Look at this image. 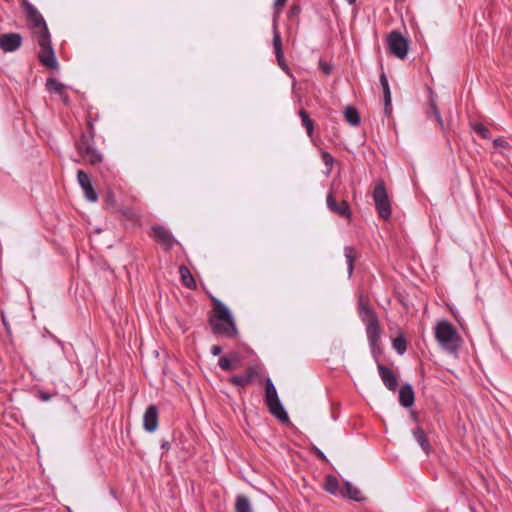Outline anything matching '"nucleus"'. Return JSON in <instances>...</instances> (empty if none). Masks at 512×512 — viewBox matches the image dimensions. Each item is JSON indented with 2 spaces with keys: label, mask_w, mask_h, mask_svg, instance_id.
I'll return each mask as SVG.
<instances>
[{
  "label": "nucleus",
  "mask_w": 512,
  "mask_h": 512,
  "mask_svg": "<svg viewBox=\"0 0 512 512\" xmlns=\"http://www.w3.org/2000/svg\"><path fill=\"white\" fill-rule=\"evenodd\" d=\"M392 347L399 355H403L406 352L407 341L403 334H399L392 340Z\"/></svg>",
  "instance_id": "nucleus-26"
},
{
  "label": "nucleus",
  "mask_w": 512,
  "mask_h": 512,
  "mask_svg": "<svg viewBox=\"0 0 512 512\" xmlns=\"http://www.w3.org/2000/svg\"><path fill=\"white\" fill-rule=\"evenodd\" d=\"M412 434L421 449L428 455L431 451V445L423 428L417 426L412 430Z\"/></svg>",
  "instance_id": "nucleus-16"
},
{
  "label": "nucleus",
  "mask_w": 512,
  "mask_h": 512,
  "mask_svg": "<svg viewBox=\"0 0 512 512\" xmlns=\"http://www.w3.org/2000/svg\"><path fill=\"white\" fill-rule=\"evenodd\" d=\"M346 1H347L350 5H353V4L356 2V0H346Z\"/></svg>",
  "instance_id": "nucleus-45"
},
{
  "label": "nucleus",
  "mask_w": 512,
  "mask_h": 512,
  "mask_svg": "<svg viewBox=\"0 0 512 512\" xmlns=\"http://www.w3.org/2000/svg\"><path fill=\"white\" fill-rule=\"evenodd\" d=\"M2 321H3V324H4L5 326H7V322H6V320H5L4 315H2Z\"/></svg>",
  "instance_id": "nucleus-46"
},
{
  "label": "nucleus",
  "mask_w": 512,
  "mask_h": 512,
  "mask_svg": "<svg viewBox=\"0 0 512 512\" xmlns=\"http://www.w3.org/2000/svg\"><path fill=\"white\" fill-rule=\"evenodd\" d=\"M232 357H230V354L228 353L227 355L221 357L218 361V366L223 370V371H233L232 370Z\"/></svg>",
  "instance_id": "nucleus-33"
},
{
  "label": "nucleus",
  "mask_w": 512,
  "mask_h": 512,
  "mask_svg": "<svg viewBox=\"0 0 512 512\" xmlns=\"http://www.w3.org/2000/svg\"><path fill=\"white\" fill-rule=\"evenodd\" d=\"M286 2H287V0H275L274 7L276 9L282 8L285 5Z\"/></svg>",
  "instance_id": "nucleus-41"
},
{
  "label": "nucleus",
  "mask_w": 512,
  "mask_h": 512,
  "mask_svg": "<svg viewBox=\"0 0 512 512\" xmlns=\"http://www.w3.org/2000/svg\"><path fill=\"white\" fill-rule=\"evenodd\" d=\"M321 70L324 72V74L329 75L331 73V66L327 63H323L320 65Z\"/></svg>",
  "instance_id": "nucleus-40"
},
{
  "label": "nucleus",
  "mask_w": 512,
  "mask_h": 512,
  "mask_svg": "<svg viewBox=\"0 0 512 512\" xmlns=\"http://www.w3.org/2000/svg\"><path fill=\"white\" fill-rule=\"evenodd\" d=\"M101 174L103 177L108 178L110 174V169L108 167H105V170H101Z\"/></svg>",
  "instance_id": "nucleus-42"
},
{
  "label": "nucleus",
  "mask_w": 512,
  "mask_h": 512,
  "mask_svg": "<svg viewBox=\"0 0 512 512\" xmlns=\"http://www.w3.org/2000/svg\"><path fill=\"white\" fill-rule=\"evenodd\" d=\"M473 130L475 133L480 135L484 139L490 138V131L489 129L482 123H476L473 125Z\"/></svg>",
  "instance_id": "nucleus-34"
},
{
  "label": "nucleus",
  "mask_w": 512,
  "mask_h": 512,
  "mask_svg": "<svg viewBox=\"0 0 512 512\" xmlns=\"http://www.w3.org/2000/svg\"><path fill=\"white\" fill-rule=\"evenodd\" d=\"M119 212L126 221L135 222L138 219L136 212L131 208H121Z\"/></svg>",
  "instance_id": "nucleus-32"
},
{
  "label": "nucleus",
  "mask_w": 512,
  "mask_h": 512,
  "mask_svg": "<svg viewBox=\"0 0 512 512\" xmlns=\"http://www.w3.org/2000/svg\"><path fill=\"white\" fill-rule=\"evenodd\" d=\"M150 236L155 239L165 251H170L175 245L179 244L172 233L163 225H154L151 228Z\"/></svg>",
  "instance_id": "nucleus-9"
},
{
  "label": "nucleus",
  "mask_w": 512,
  "mask_h": 512,
  "mask_svg": "<svg viewBox=\"0 0 512 512\" xmlns=\"http://www.w3.org/2000/svg\"><path fill=\"white\" fill-rule=\"evenodd\" d=\"M435 339L447 354L457 357L462 345V338L456 328L447 320H440L434 328Z\"/></svg>",
  "instance_id": "nucleus-4"
},
{
  "label": "nucleus",
  "mask_w": 512,
  "mask_h": 512,
  "mask_svg": "<svg viewBox=\"0 0 512 512\" xmlns=\"http://www.w3.org/2000/svg\"><path fill=\"white\" fill-rule=\"evenodd\" d=\"M380 84L382 86L383 94H384L385 112L390 113L391 112V101H392L391 91H390L388 79L384 72H382L380 75Z\"/></svg>",
  "instance_id": "nucleus-19"
},
{
  "label": "nucleus",
  "mask_w": 512,
  "mask_h": 512,
  "mask_svg": "<svg viewBox=\"0 0 512 512\" xmlns=\"http://www.w3.org/2000/svg\"><path fill=\"white\" fill-rule=\"evenodd\" d=\"M375 208L380 218L388 220L392 215L391 201L383 181L375 184L373 191Z\"/></svg>",
  "instance_id": "nucleus-7"
},
{
  "label": "nucleus",
  "mask_w": 512,
  "mask_h": 512,
  "mask_svg": "<svg viewBox=\"0 0 512 512\" xmlns=\"http://www.w3.org/2000/svg\"><path fill=\"white\" fill-rule=\"evenodd\" d=\"M301 7L299 5V3L297 2H293L292 5L290 6L289 8V11H288V20L292 23V24H295V25H299V22H300V14H301Z\"/></svg>",
  "instance_id": "nucleus-25"
},
{
  "label": "nucleus",
  "mask_w": 512,
  "mask_h": 512,
  "mask_svg": "<svg viewBox=\"0 0 512 512\" xmlns=\"http://www.w3.org/2000/svg\"><path fill=\"white\" fill-rule=\"evenodd\" d=\"M179 274L181 282L185 287L191 290H195L197 288V283L187 266L181 265L179 267Z\"/></svg>",
  "instance_id": "nucleus-18"
},
{
  "label": "nucleus",
  "mask_w": 512,
  "mask_h": 512,
  "mask_svg": "<svg viewBox=\"0 0 512 512\" xmlns=\"http://www.w3.org/2000/svg\"><path fill=\"white\" fill-rule=\"evenodd\" d=\"M256 366H249L243 374H235L229 378V382L237 388H245L254 382Z\"/></svg>",
  "instance_id": "nucleus-11"
},
{
  "label": "nucleus",
  "mask_w": 512,
  "mask_h": 512,
  "mask_svg": "<svg viewBox=\"0 0 512 512\" xmlns=\"http://www.w3.org/2000/svg\"><path fill=\"white\" fill-rule=\"evenodd\" d=\"M58 95L60 96V98L64 104H66V105L69 104V101H70L69 96L64 90H62V93H59Z\"/></svg>",
  "instance_id": "nucleus-39"
},
{
  "label": "nucleus",
  "mask_w": 512,
  "mask_h": 512,
  "mask_svg": "<svg viewBox=\"0 0 512 512\" xmlns=\"http://www.w3.org/2000/svg\"><path fill=\"white\" fill-rule=\"evenodd\" d=\"M325 490L331 495L340 494L338 479L333 475H328L325 481Z\"/></svg>",
  "instance_id": "nucleus-24"
},
{
  "label": "nucleus",
  "mask_w": 512,
  "mask_h": 512,
  "mask_svg": "<svg viewBox=\"0 0 512 512\" xmlns=\"http://www.w3.org/2000/svg\"><path fill=\"white\" fill-rule=\"evenodd\" d=\"M161 448H162L163 450H166V451H167V450H169V448H170V443H169L168 441H163V442H162V444H161Z\"/></svg>",
  "instance_id": "nucleus-43"
},
{
  "label": "nucleus",
  "mask_w": 512,
  "mask_h": 512,
  "mask_svg": "<svg viewBox=\"0 0 512 512\" xmlns=\"http://www.w3.org/2000/svg\"><path fill=\"white\" fill-rule=\"evenodd\" d=\"M222 353V347L219 345H214L211 347V354L213 356H219Z\"/></svg>",
  "instance_id": "nucleus-37"
},
{
  "label": "nucleus",
  "mask_w": 512,
  "mask_h": 512,
  "mask_svg": "<svg viewBox=\"0 0 512 512\" xmlns=\"http://www.w3.org/2000/svg\"><path fill=\"white\" fill-rule=\"evenodd\" d=\"M230 357H232V370H237L241 367V358L240 355L236 352L229 353Z\"/></svg>",
  "instance_id": "nucleus-35"
},
{
  "label": "nucleus",
  "mask_w": 512,
  "mask_h": 512,
  "mask_svg": "<svg viewBox=\"0 0 512 512\" xmlns=\"http://www.w3.org/2000/svg\"><path fill=\"white\" fill-rule=\"evenodd\" d=\"M340 495L356 502H362L364 500V497L361 495L360 490L357 487L353 486L352 483L348 481L344 482V487L340 491Z\"/></svg>",
  "instance_id": "nucleus-17"
},
{
  "label": "nucleus",
  "mask_w": 512,
  "mask_h": 512,
  "mask_svg": "<svg viewBox=\"0 0 512 512\" xmlns=\"http://www.w3.org/2000/svg\"><path fill=\"white\" fill-rule=\"evenodd\" d=\"M213 314L209 317V325L214 335L229 339L235 338L238 330L228 307L219 299L212 297Z\"/></svg>",
  "instance_id": "nucleus-3"
},
{
  "label": "nucleus",
  "mask_w": 512,
  "mask_h": 512,
  "mask_svg": "<svg viewBox=\"0 0 512 512\" xmlns=\"http://www.w3.org/2000/svg\"><path fill=\"white\" fill-rule=\"evenodd\" d=\"M345 120L352 126H358L361 122L359 112L356 108L348 106L344 111Z\"/></svg>",
  "instance_id": "nucleus-21"
},
{
  "label": "nucleus",
  "mask_w": 512,
  "mask_h": 512,
  "mask_svg": "<svg viewBox=\"0 0 512 512\" xmlns=\"http://www.w3.org/2000/svg\"><path fill=\"white\" fill-rule=\"evenodd\" d=\"M273 45H274V50H275V55H276L277 61L281 65V59L283 57L282 43H281V36L277 32L274 33Z\"/></svg>",
  "instance_id": "nucleus-29"
},
{
  "label": "nucleus",
  "mask_w": 512,
  "mask_h": 512,
  "mask_svg": "<svg viewBox=\"0 0 512 512\" xmlns=\"http://www.w3.org/2000/svg\"><path fill=\"white\" fill-rule=\"evenodd\" d=\"M22 6L26 13L33 38L40 47V51L38 52L39 62L49 69L58 70L59 63L55 55L51 34L45 19L42 14L27 0H23Z\"/></svg>",
  "instance_id": "nucleus-2"
},
{
  "label": "nucleus",
  "mask_w": 512,
  "mask_h": 512,
  "mask_svg": "<svg viewBox=\"0 0 512 512\" xmlns=\"http://www.w3.org/2000/svg\"><path fill=\"white\" fill-rule=\"evenodd\" d=\"M357 310L361 321L365 325L369 348L374 360L377 362L379 376L388 390L395 391L398 386L396 374L389 367L379 363L383 350L381 347V327L377 313L369 302L364 299L362 294L358 297Z\"/></svg>",
  "instance_id": "nucleus-1"
},
{
  "label": "nucleus",
  "mask_w": 512,
  "mask_h": 512,
  "mask_svg": "<svg viewBox=\"0 0 512 512\" xmlns=\"http://www.w3.org/2000/svg\"><path fill=\"white\" fill-rule=\"evenodd\" d=\"M493 145L494 147L498 148V147H501V148H508L509 147V143L507 141H505L504 139L502 138H496L494 139L493 141Z\"/></svg>",
  "instance_id": "nucleus-36"
},
{
  "label": "nucleus",
  "mask_w": 512,
  "mask_h": 512,
  "mask_svg": "<svg viewBox=\"0 0 512 512\" xmlns=\"http://www.w3.org/2000/svg\"><path fill=\"white\" fill-rule=\"evenodd\" d=\"M158 417L157 406L154 404L149 405L143 416V427L147 432L152 433L157 429Z\"/></svg>",
  "instance_id": "nucleus-14"
},
{
  "label": "nucleus",
  "mask_w": 512,
  "mask_h": 512,
  "mask_svg": "<svg viewBox=\"0 0 512 512\" xmlns=\"http://www.w3.org/2000/svg\"><path fill=\"white\" fill-rule=\"evenodd\" d=\"M298 114L301 118L302 126L306 129L307 135L312 137L314 131V121L310 118L309 114L304 109L299 110Z\"/></svg>",
  "instance_id": "nucleus-22"
},
{
  "label": "nucleus",
  "mask_w": 512,
  "mask_h": 512,
  "mask_svg": "<svg viewBox=\"0 0 512 512\" xmlns=\"http://www.w3.org/2000/svg\"><path fill=\"white\" fill-rule=\"evenodd\" d=\"M326 204L328 209L333 213L347 219L352 217V212L348 202L343 200L341 203H337L332 192L327 195Z\"/></svg>",
  "instance_id": "nucleus-12"
},
{
  "label": "nucleus",
  "mask_w": 512,
  "mask_h": 512,
  "mask_svg": "<svg viewBox=\"0 0 512 512\" xmlns=\"http://www.w3.org/2000/svg\"><path fill=\"white\" fill-rule=\"evenodd\" d=\"M104 204L107 209H116L117 208V202H116L114 193L110 189L107 190V192L105 194Z\"/></svg>",
  "instance_id": "nucleus-31"
},
{
  "label": "nucleus",
  "mask_w": 512,
  "mask_h": 512,
  "mask_svg": "<svg viewBox=\"0 0 512 512\" xmlns=\"http://www.w3.org/2000/svg\"><path fill=\"white\" fill-rule=\"evenodd\" d=\"M321 159L323 161V163L325 164L326 168H327V174H330L332 169H333V165H334V158L333 156L327 152V151H322L321 152Z\"/></svg>",
  "instance_id": "nucleus-30"
},
{
  "label": "nucleus",
  "mask_w": 512,
  "mask_h": 512,
  "mask_svg": "<svg viewBox=\"0 0 512 512\" xmlns=\"http://www.w3.org/2000/svg\"><path fill=\"white\" fill-rule=\"evenodd\" d=\"M77 179L79 185L84 191L86 199L90 202H96L98 199V194L92 186L89 174L83 170H78Z\"/></svg>",
  "instance_id": "nucleus-13"
},
{
  "label": "nucleus",
  "mask_w": 512,
  "mask_h": 512,
  "mask_svg": "<svg viewBox=\"0 0 512 512\" xmlns=\"http://www.w3.org/2000/svg\"><path fill=\"white\" fill-rule=\"evenodd\" d=\"M316 455H317L319 458H321V459H325V458H326V456L324 455V453H323L321 450H319V449H317Z\"/></svg>",
  "instance_id": "nucleus-44"
},
{
  "label": "nucleus",
  "mask_w": 512,
  "mask_h": 512,
  "mask_svg": "<svg viewBox=\"0 0 512 512\" xmlns=\"http://www.w3.org/2000/svg\"><path fill=\"white\" fill-rule=\"evenodd\" d=\"M388 49L391 54L399 59H404L408 54V40L399 32L392 31L387 38Z\"/></svg>",
  "instance_id": "nucleus-8"
},
{
  "label": "nucleus",
  "mask_w": 512,
  "mask_h": 512,
  "mask_svg": "<svg viewBox=\"0 0 512 512\" xmlns=\"http://www.w3.org/2000/svg\"><path fill=\"white\" fill-rule=\"evenodd\" d=\"M87 128L75 142V148L87 163L94 166L103 161V156L95 147V130L91 119L87 121Z\"/></svg>",
  "instance_id": "nucleus-5"
},
{
  "label": "nucleus",
  "mask_w": 512,
  "mask_h": 512,
  "mask_svg": "<svg viewBox=\"0 0 512 512\" xmlns=\"http://www.w3.org/2000/svg\"><path fill=\"white\" fill-rule=\"evenodd\" d=\"M51 394L47 393V392H44V391H40L39 392V399H41L42 401H48L51 399Z\"/></svg>",
  "instance_id": "nucleus-38"
},
{
  "label": "nucleus",
  "mask_w": 512,
  "mask_h": 512,
  "mask_svg": "<svg viewBox=\"0 0 512 512\" xmlns=\"http://www.w3.org/2000/svg\"><path fill=\"white\" fill-rule=\"evenodd\" d=\"M235 512H252L249 499L244 495H238L235 501Z\"/></svg>",
  "instance_id": "nucleus-23"
},
{
  "label": "nucleus",
  "mask_w": 512,
  "mask_h": 512,
  "mask_svg": "<svg viewBox=\"0 0 512 512\" xmlns=\"http://www.w3.org/2000/svg\"><path fill=\"white\" fill-rule=\"evenodd\" d=\"M433 116L435 121L438 123L441 129L444 128V121L442 119V116L440 114V111L434 101L430 102V112L428 113V117Z\"/></svg>",
  "instance_id": "nucleus-28"
},
{
  "label": "nucleus",
  "mask_w": 512,
  "mask_h": 512,
  "mask_svg": "<svg viewBox=\"0 0 512 512\" xmlns=\"http://www.w3.org/2000/svg\"><path fill=\"white\" fill-rule=\"evenodd\" d=\"M264 402L270 414L274 416L279 422L283 424L289 422V416L285 411L283 404L278 397L275 385L270 378L265 380Z\"/></svg>",
  "instance_id": "nucleus-6"
},
{
  "label": "nucleus",
  "mask_w": 512,
  "mask_h": 512,
  "mask_svg": "<svg viewBox=\"0 0 512 512\" xmlns=\"http://www.w3.org/2000/svg\"><path fill=\"white\" fill-rule=\"evenodd\" d=\"M415 401V394L410 384H404L399 390V403L405 407L410 408Z\"/></svg>",
  "instance_id": "nucleus-15"
},
{
  "label": "nucleus",
  "mask_w": 512,
  "mask_h": 512,
  "mask_svg": "<svg viewBox=\"0 0 512 512\" xmlns=\"http://www.w3.org/2000/svg\"><path fill=\"white\" fill-rule=\"evenodd\" d=\"M344 256L347 263V270L349 277L352 276L353 270H354V261L357 258V252L354 247L352 246H345L344 247Z\"/></svg>",
  "instance_id": "nucleus-20"
},
{
  "label": "nucleus",
  "mask_w": 512,
  "mask_h": 512,
  "mask_svg": "<svg viewBox=\"0 0 512 512\" xmlns=\"http://www.w3.org/2000/svg\"><path fill=\"white\" fill-rule=\"evenodd\" d=\"M245 419H246V424L249 426V421H248V416L247 415L245 416Z\"/></svg>",
  "instance_id": "nucleus-47"
},
{
  "label": "nucleus",
  "mask_w": 512,
  "mask_h": 512,
  "mask_svg": "<svg viewBox=\"0 0 512 512\" xmlns=\"http://www.w3.org/2000/svg\"><path fill=\"white\" fill-rule=\"evenodd\" d=\"M23 42L21 34L16 32L3 33L0 35V49L4 52H15L17 51Z\"/></svg>",
  "instance_id": "nucleus-10"
},
{
  "label": "nucleus",
  "mask_w": 512,
  "mask_h": 512,
  "mask_svg": "<svg viewBox=\"0 0 512 512\" xmlns=\"http://www.w3.org/2000/svg\"><path fill=\"white\" fill-rule=\"evenodd\" d=\"M46 88L49 92H54V93L59 94V93H62V90L65 89V85L62 84L61 82H59L55 78H48L46 81Z\"/></svg>",
  "instance_id": "nucleus-27"
}]
</instances>
